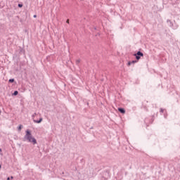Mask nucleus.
<instances>
[{
  "label": "nucleus",
  "instance_id": "nucleus-1",
  "mask_svg": "<svg viewBox=\"0 0 180 180\" xmlns=\"http://www.w3.org/2000/svg\"><path fill=\"white\" fill-rule=\"evenodd\" d=\"M24 141H28L29 143H32L33 144H37V141L32 135V132L29 129L25 131V135L24 136Z\"/></svg>",
  "mask_w": 180,
  "mask_h": 180
},
{
  "label": "nucleus",
  "instance_id": "nucleus-2",
  "mask_svg": "<svg viewBox=\"0 0 180 180\" xmlns=\"http://www.w3.org/2000/svg\"><path fill=\"white\" fill-rule=\"evenodd\" d=\"M134 56L136 57V60H140L141 57H143L144 54L141 51H138L136 53L134 54Z\"/></svg>",
  "mask_w": 180,
  "mask_h": 180
},
{
  "label": "nucleus",
  "instance_id": "nucleus-3",
  "mask_svg": "<svg viewBox=\"0 0 180 180\" xmlns=\"http://www.w3.org/2000/svg\"><path fill=\"white\" fill-rule=\"evenodd\" d=\"M118 110L120 112V113H126L124 108H118Z\"/></svg>",
  "mask_w": 180,
  "mask_h": 180
},
{
  "label": "nucleus",
  "instance_id": "nucleus-4",
  "mask_svg": "<svg viewBox=\"0 0 180 180\" xmlns=\"http://www.w3.org/2000/svg\"><path fill=\"white\" fill-rule=\"evenodd\" d=\"M43 122V118H40L39 120H34V123H41Z\"/></svg>",
  "mask_w": 180,
  "mask_h": 180
},
{
  "label": "nucleus",
  "instance_id": "nucleus-5",
  "mask_svg": "<svg viewBox=\"0 0 180 180\" xmlns=\"http://www.w3.org/2000/svg\"><path fill=\"white\" fill-rule=\"evenodd\" d=\"M23 127V125H20L18 127V131H20V130H22V128Z\"/></svg>",
  "mask_w": 180,
  "mask_h": 180
},
{
  "label": "nucleus",
  "instance_id": "nucleus-6",
  "mask_svg": "<svg viewBox=\"0 0 180 180\" xmlns=\"http://www.w3.org/2000/svg\"><path fill=\"white\" fill-rule=\"evenodd\" d=\"M18 94H19V92H18V91H14L13 95L15 96H16V95H18Z\"/></svg>",
  "mask_w": 180,
  "mask_h": 180
},
{
  "label": "nucleus",
  "instance_id": "nucleus-7",
  "mask_svg": "<svg viewBox=\"0 0 180 180\" xmlns=\"http://www.w3.org/2000/svg\"><path fill=\"white\" fill-rule=\"evenodd\" d=\"M79 63H81V60L79 59L76 60V64H79Z\"/></svg>",
  "mask_w": 180,
  "mask_h": 180
},
{
  "label": "nucleus",
  "instance_id": "nucleus-8",
  "mask_svg": "<svg viewBox=\"0 0 180 180\" xmlns=\"http://www.w3.org/2000/svg\"><path fill=\"white\" fill-rule=\"evenodd\" d=\"M9 82H15V79H10Z\"/></svg>",
  "mask_w": 180,
  "mask_h": 180
},
{
  "label": "nucleus",
  "instance_id": "nucleus-9",
  "mask_svg": "<svg viewBox=\"0 0 180 180\" xmlns=\"http://www.w3.org/2000/svg\"><path fill=\"white\" fill-rule=\"evenodd\" d=\"M131 64H134V63H137V60H133V61L131 62Z\"/></svg>",
  "mask_w": 180,
  "mask_h": 180
},
{
  "label": "nucleus",
  "instance_id": "nucleus-10",
  "mask_svg": "<svg viewBox=\"0 0 180 180\" xmlns=\"http://www.w3.org/2000/svg\"><path fill=\"white\" fill-rule=\"evenodd\" d=\"M22 6H23L22 4H18V7H19V8H22Z\"/></svg>",
  "mask_w": 180,
  "mask_h": 180
},
{
  "label": "nucleus",
  "instance_id": "nucleus-11",
  "mask_svg": "<svg viewBox=\"0 0 180 180\" xmlns=\"http://www.w3.org/2000/svg\"><path fill=\"white\" fill-rule=\"evenodd\" d=\"M36 115H37L36 112L34 113V115H32V117H34V116H36Z\"/></svg>",
  "mask_w": 180,
  "mask_h": 180
},
{
  "label": "nucleus",
  "instance_id": "nucleus-12",
  "mask_svg": "<svg viewBox=\"0 0 180 180\" xmlns=\"http://www.w3.org/2000/svg\"><path fill=\"white\" fill-rule=\"evenodd\" d=\"M128 65H131V62H129Z\"/></svg>",
  "mask_w": 180,
  "mask_h": 180
},
{
  "label": "nucleus",
  "instance_id": "nucleus-13",
  "mask_svg": "<svg viewBox=\"0 0 180 180\" xmlns=\"http://www.w3.org/2000/svg\"><path fill=\"white\" fill-rule=\"evenodd\" d=\"M67 23H70V20H67Z\"/></svg>",
  "mask_w": 180,
  "mask_h": 180
},
{
  "label": "nucleus",
  "instance_id": "nucleus-14",
  "mask_svg": "<svg viewBox=\"0 0 180 180\" xmlns=\"http://www.w3.org/2000/svg\"><path fill=\"white\" fill-rule=\"evenodd\" d=\"M34 18H37V15H34Z\"/></svg>",
  "mask_w": 180,
  "mask_h": 180
},
{
  "label": "nucleus",
  "instance_id": "nucleus-15",
  "mask_svg": "<svg viewBox=\"0 0 180 180\" xmlns=\"http://www.w3.org/2000/svg\"><path fill=\"white\" fill-rule=\"evenodd\" d=\"M160 112H164V110L161 109V110H160Z\"/></svg>",
  "mask_w": 180,
  "mask_h": 180
},
{
  "label": "nucleus",
  "instance_id": "nucleus-16",
  "mask_svg": "<svg viewBox=\"0 0 180 180\" xmlns=\"http://www.w3.org/2000/svg\"><path fill=\"white\" fill-rule=\"evenodd\" d=\"M0 153H2V149L0 148Z\"/></svg>",
  "mask_w": 180,
  "mask_h": 180
},
{
  "label": "nucleus",
  "instance_id": "nucleus-17",
  "mask_svg": "<svg viewBox=\"0 0 180 180\" xmlns=\"http://www.w3.org/2000/svg\"><path fill=\"white\" fill-rule=\"evenodd\" d=\"M11 179H13V176H11Z\"/></svg>",
  "mask_w": 180,
  "mask_h": 180
},
{
  "label": "nucleus",
  "instance_id": "nucleus-18",
  "mask_svg": "<svg viewBox=\"0 0 180 180\" xmlns=\"http://www.w3.org/2000/svg\"><path fill=\"white\" fill-rule=\"evenodd\" d=\"M9 179H10L9 177H8V178H7V180H9Z\"/></svg>",
  "mask_w": 180,
  "mask_h": 180
},
{
  "label": "nucleus",
  "instance_id": "nucleus-19",
  "mask_svg": "<svg viewBox=\"0 0 180 180\" xmlns=\"http://www.w3.org/2000/svg\"><path fill=\"white\" fill-rule=\"evenodd\" d=\"M1 166L0 165V169H1Z\"/></svg>",
  "mask_w": 180,
  "mask_h": 180
},
{
  "label": "nucleus",
  "instance_id": "nucleus-20",
  "mask_svg": "<svg viewBox=\"0 0 180 180\" xmlns=\"http://www.w3.org/2000/svg\"><path fill=\"white\" fill-rule=\"evenodd\" d=\"M0 115H1V110H0Z\"/></svg>",
  "mask_w": 180,
  "mask_h": 180
},
{
  "label": "nucleus",
  "instance_id": "nucleus-21",
  "mask_svg": "<svg viewBox=\"0 0 180 180\" xmlns=\"http://www.w3.org/2000/svg\"><path fill=\"white\" fill-rule=\"evenodd\" d=\"M1 155H2V153H1Z\"/></svg>",
  "mask_w": 180,
  "mask_h": 180
}]
</instances>
